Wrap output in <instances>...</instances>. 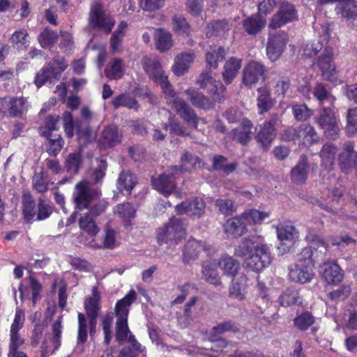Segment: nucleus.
<instances>
[{
  "label": "nucleus",
  "mask_w": 357,
  "mask_h": 357,
  "mask_svg": "<svg viewBox=\"0 0 357 357\" xmlns=\"http://www.w3.org/2000/svg\"><path fill=\"white\" fill-rule=\"evenodd\" d=\"M240 331L238 324L231 320H227L213 326L211 330V333L213 335H221L227 332L237 333Z\"/></svg>",
  "instance_id": "47"
},
{
  "label": "nucleus",
  "mask_w": 357,
  "mask_h": 357,
  "mask_svg": "<svg viewBox=\"0 0 357 357\" xmlns=\"http://www.w3.org/2000/svg\"><path fill=\"white\" fill-rule=\"evenodd\" d=\"M227 158L222 155H215L213 158L212 167L214 170L222 171L228 174L236 169V165L234 163L227 164Z\"/></svg>",
  "instance_id": "52"
},
{
  "label": "nucleus",
  "mask_w": 357,
  "mask_h": 357,
  "mask_svg": "<svg viewBox=\"0 0 357 357\" xmlns=\"http://www.w3.org/2000/svg\"><path fill=\"white\" fill-rule=\"evenodd\" d=\"M79 225L82 230L86 232L91 236H96L99 231V227L95 218L86 213L79 219Z\"/></svg>",
  "instance_id": "46"
},
{
  "label": "nucleus",
  "mask_w": 357,
  "mask_h": 357,
  "mask_svg": "<svg viewBox=\"0 0 357 357\" xmlns=\"http://www.w3.org/2000/svg\"><path fill=\"white\" fill-rule=\"evenodd\" d=\"M320 273L324 280L331 284H337L342 279L344 274L339 265L335 262H324L320 267Z\"/></svg>",
  "instance_id": "22"
},
{
  "label": "nucleus",
  "mask_w": 357,
  "mask_h": 357,
  "mask_svg": "<svg viewBox=\"0 0 357 357\" xmlns=\"http://www.w3.org/2000/svg\"><path fill=\"white\" fill-rule=\"evenodd\" d=\"M345 188L341 185H338V186L334 187L331 191V195L329 196V197L331 199V202L329 203L318 202V206L328 212L332 213L333 214L337 213L338 209L335 206V205H337L339 203V201L340 198L342 197Z\"/></svg>",
  "instance_id": "33"
},
{
  "label": "nucleus",
  "mask_w": 357,
  "mask_h": 357,
  "mask_svg": "<svg viewBox=\"0 0 357 357\" xmlns=\"http://www.w3.org/2000/svg\"><path fill=\"white\" fill-rule=\"evenodd\" d=\"M194 54L192 52L181 53L177 56L172 66V71L177 76H181L185 73L190 63L194 60Z\"/></svg>",
  "instance_id": "36"
},
{
  "label": "nucleus",
  "mask_w": 357,
  "mask_h": 357,
  "mask_svg": "<svg viewBox=\"0 0 357 357\" xmlns=\"http://www.w3.org/2000/svg\"><path fill=\"white\" fill-rule=\"evenodd\" d=\"M184 93L188 100L196 108L208 111L214 109L215 103L209 97L206 96L196 88L185 90Z\"/></svg>",
  "instance_id": "19"
},
{
  "label": "nucleus",
  "mask_w": 357,
  "mask_h": 357,
  "mask_svg": "<svg viewBox=\"0 0 357 357\" xmlns=\"http://www.w3.org/2000/svg\"><path fill=\"white\" fill-rule=\"evenodd\" d=\"M220 266L224 271L225 273L234 277L239 268L240 265L238 261L231 257H227L223 259L219 262Z\"/></svg>",
  "instance_id": "63"
},
{
  "label": "nucleus",
  "mask_w": 357,
  "mask_h": 357,
  "mask_svg": "<svg viewBox=\"0 0 357 357\" xmlns=\"http://www.w3.org/2000/svg\"><path fill=\"white\" fill-rule=\"evenodd\" d=\"M163 93L168 97L172 98L171 101L172 107L175 112L188 124H191L195 129H198V125L200 121L205 123L203 118L198 116L195 109L188 105L183 99L175 97V93L172 86L169 82L167 78L158 83Z\"/></svg>",
  "instance_id": "1"
},
{
  "label": "nucleus",
  "mask_w": 357,
  "mask_h": 357,
  "mask_svg": "<svg viewBox=\"0 0 357 357\" xmlns=\"http://www.w3.org/2000/svg\"><path fill=\"white\" fill-rule=\"evenodd\" d=\"M205 202L197 197L182 202L176 206L178 214H186L194 218H199L205 213Z\"/></svg>",
  "instance_id": "17"
},
{
  "label": "nucleus",
  "mask_w": 357,
  "mask_h": 357,
  "mask_svg": "<svg viewBox=\"0 0 357 357\" xmlns=\"http://www.w3.org/2000/svg\"><path fill=\"white\" fill-rule=\"evenodd\" d=\"M202 278L208 283L215 286H220L222 282L216 270V264L206 261L202 264Z\"/></svg>",
  "instance_id": "38"
},
{
  "label": "nucleus",
  "mask_w": 357,
  "mask_h": 357,
  "mask_svg": "<svg viewBox=\"0 0 357 357\" xmlns=\"http://www.w3.org/2000/svg\"><path fill=\"white\" fill-rule=\"evenodd\" d=\"M266 67L256 61H249L242 72V82L248 88H252L261 79H266Z\"/></svg>",
  "instance_id": "10"
},
{
  "label": "nucleus",
  "mask_w": 357,
  "mask_h": 357,
  "mask_svg": "<svg viewBox=\"0 0 357 357\" xmlns=\"http://www.w3.org/2000/svg\"><path fill=\"white\" fill-rule=\"evenodd\" d=\"M100 296L96 287L92 288L91 296L87 297L84 301L86 314L89 319V333L93 335L96 331L97 319L100 311Z\"/></svg>",
  "instance_id": "11"
},
{
  "label": "nucleus",
  "mask_w": 357,
  "mask_h": 357,
  "mask_svg": "<svg viewBox=\"0 0 357 357\" xmlns=\"http://www.w3.org/2000/svg\"><path fill=\"white\" fill-rule=\"evenodd\" d=\"M277 233L280 241L279 252L282 254L290 252L298 239V231L296 227L293 225L282 226L278 228Z\"/></svg>",
  "instance_id": "14"
},
{
  "label": "nucleus",
  "mask_w": 357,
  "mask_h": 357,
  "mask_svg": "<svg viewBox=\"0 0 357 357\" xmlns=\"http://www.w3.org/2000/svg\"><path fill=\"white\" fill-rule=\"evenodd\" d=\"M258 96L257 105L260 114L268 112L272 108L274 102L271 96L270 91L266 87H260L257 89Z\"/></svg>",
  "instance_id": "42"
},
{
  "label": "nucleus",
  "mask_w": 357,
  "mask_h": 357,
  "mask_svg": "<svg viewBox=\"0 0 357 357\" xmlns=\"http://www.w3.org/2000/svg\"><path fill=\"white\" fill-rule=\"evenodd\" d=\"M231 29V24L227 20H213L208 23L206 27V36L208 38L213 37H225Z\"/></svg>",
  "instance_id": "25"
},
{
  "label": "nucleus",
  "mask_w": 357,
  "mask_h": 357,
  "mask_svg": "<svg viewBox=\"0 0 357 357\" xmlns=\"http://www.w3.org/2000/svg\"><path fill=\"white\" fill-rule=\"evenodd\" d=\"M273 260L269 247L261 244L256 247L255 253L245 261V266L255 272H259L268 266Z\"/></svg>",
  "instance_id": "8"
},
{
  "label": "nucleus",
  "mask_w": 357,
  "mask_h": 357,
  "mask_svg": "<svg viewBox=\"0 0 357 357\" xmlns=\"http://www.w3.org/2000/svg\"><path fill=\"white\" fill-rule=\"evenodd\" d=\"M294 323L299 330L305 331L314 323V317L309 312H305L297 316Z\"/></svg>",
  "instance_id": "61"
},
{
  "label": "nucleus",
  "mask_w": 357,
  "mask_h": 357,
  "mask_svg": "<svg viewBox=\"0 0 357 357\" xmlns=\"http://www.w3.org/2000/svg\"><path fill=\"white\" fill-rule=\"evenodd\" d=\"M308 172L309 164L307 157L306 155L303 154L301 155L296 165L291 171V180L296 184H303L307 178Z\"/></svg>",
  "instance_id": "24"
},
{
  "label": "nucleus",
  "mask_w": 357,
  "mask_h": 357,
  "mask_svg": "<svg viewBox=\"0 0 357 357\" xmlns=\"http://www.w3.org/2000/svg\"><path fill=\"white\" fill-rule=\"evenodd\" d=\"M89 20L92 27L100 29L107 33L112 31L115 23L99 2H95L91 6Z\"/></svg>",
  "instance_id": "7"
},
{
  "label": "nucleus",
  "mask_w": 357,
  "mask_h": 357,
  "mask_svg": "<svg viewBox=\"0 0 357 357\" xmlns=\"http://www.w3.org/2000/svg\"><path fill=\"white\" fill-rule=\"evenodd\" d=\"M314 275L313 267L301 264H294L289 268V278L291 281L305 284L312 280Z\"/></svg>",
  "instance_id": "21"
},
{
  "label": "nucleus",
  "mask_w": 357,
  "mask_h": 357,
  "mask_svg": "<svg viewBox=\"0 0 357 357\" xmlns=\"http://www.w3.org/2000/svg\"><path fill=\"white\" fill-rule=\"evenodd\" d=\"M60 116L56 114H50L46 117L44 126L40 128V135L43 137H51L53 131L59 129Z\"/></svg>",
  "instance_id": "48"
},
{
  "label": "nucleus",
  "mask_w": 357,
  "mask_h": 357,
  "mask_svg": "<svg viewBox=\"0 0 357 357\" xmlns=\"http://www.w3.org/2000/svg\"><path fill=\"white\" fill-rule=\"evenodd\" d=\"M47 139V152L49 155L56 156L61 151L64 142L60 135L45 137Z\"/></svg>",
  "instance_id": "49"
},
{
  "label": "nucleus",
  "mask_w": 357,
  "mask_h": 357,
  "mask_svg": "<svg viewBox=\"0 0 357 357\" xmlns=\"http://www.w3.org/2000/svg\"><path fill=\"white\" fill-rule=\"evenodd\" d=\"M313 93L317 99L321 104L328 102L330 105H333L335 101V98L331 93L326 89L322 84H317L314 87Z\"/></svg>",
  "instance_id": "59"
},
{
  "label": "nucleus",
  "mask_w": 357,
  "mask_h": 357,
  "mask_svg": "<svg viewBox=\"0 0 357 357\" xmlns=\"http://www.w3.org/2000/svg\"><path fill=\"white\" fill-rule=\"evenodd\" d=\"M25 104L22 97H6L0 100V111L11 116H20L26 110Z\"/></svg>",
  "instance_id": "18"
},
{
  "label": "nucleus",
  "mask_w": 357,
  "mask_h": 357,
  "mask_svg": "<svg viewBox=\"0 0 357 357\" xmlns=\"http://www.w3.org/2000/svg\"><path fill=\"white\" fill-rule=\"evenodd\" d=\"M142 66L144 70L149 74V77L155 82L159 83L162 82V80L167 78V76L164 75L161 64L156 58H144L142 60Z\"/></svg>",
  "instance_id": "23"
},
{
  "label": "nucleus",
  "mask_w": 357,
  "mask_h": 357,
  "mask_svg": "<svg viewBox=\"0 0 357 357\" xmlns=\"http://www.w3.org/2000/svg\"><path fill=\"white\" fill-rule=\"evenodd\" d=\"M242 216L247 225L260 224L268 216V213L255 209H250L245 211L242 214Z\"/></svg>",
  "instance_id": "58"
},
{
  "label": "nucleus",
  "mask_w": 357,
  "mask_h": 357,
  "mask_svg": "<svg viewBox=\"0 0 357 357\" xmlns=\"http://www.w3.org/2000/svg\"><path fill=\"white\" fill-rule=\"evenodd\" d=\"M201 243L196 240H190L185 245L183 252V261L185 264L195 260L201 250Z\"/></svg>",
  "instance_id": "45"
},
{
  "label": "nucleus",
  "mask_w": 357,
  "mask_h": 357,
  "mask_svg": "<svg viewBox=\"0 0 357 357\" xmlns=\"http://www.w3.org/2000/svg\"><path fill=\"white\" fill-rule=\"evenodd\" d=\"M329 33L327 27L323 28V34L321 36L322 41H325V47L320 55L317 57L316 64L321 72L324 79L333 82L335 79L336 66L334 62L335 52L333 47L328 45Z\"/></svg>",
  "instance_id": "3"
},
{
  "label": "nucleus",
  "mask_w": 357,
  "mask_h": 357,
  "mask_svg": "<svg viewBox=\"0 0 357 357\" xmlns=\"http://www.w3.org/2000/svg\"><path fill=\"white\" fill-rule=\"evenodd\" d=\"M266 20L260 15H254L243 21V27L248 35L255 36L266 26Z\"/></svg>",
  "instance_id": "34"
},
{
  "label": "nucleus",
  "mask_w": 357,
  "mask_h": 357,
  "mask_svg": "<svg viewBox=\"0 0 357 357\" xmlns=\"http://www.w3.org/2000/svg\"><path fill=\"white\" fill-rule=\"evenodd\" d=\"M288 40V34L283 31L269 33L266 44V54L271 61H275L281 56Z\"/></svg>",
  "instance_id": "9"
},
{
  "label": "nucleus",
  "mask_w": 357,
  "mask_h": 357,
  "mask_svg": "<svg viewBox=\"0 0 357 357\" xmlns=\"http://www.w3.org/2000/svg\"><path fill=\"white\" fill-rule=\"evenodd\" d=\"M112 105L114 109L125 107L128 109L137 110L139 107L135 98L130 93H121L114 97L112 100Z\"/></svg>",
  "instance_id": "43"
},
{
  "label": "nucleus",
  "mask_w": 357,
  "mask_h": 357,
  "mask_svg": "<svg viewBox=\"0 0 357 357\" xmlns=\"http://www.w3.org/2000/svg\"><path fill=\"white\" fill-rule=\"evenodd\" d=\"M137 294L130 290L123 298L118 301L116 304L114 312L117 317L116 326V338L119 342H124L132 334L128 326V316L129 307L135 302Z\"/></svg>",
  "instance_id": "2"
},
{
  "label": "nucleus",
  "mask_w": 357,
  "mask_h": 357,
  "mask_svg": "<svg viewBox=\"0 0 357 357\" xmlns=\"http://www.w3.org/2000/svg\"><path fill=\"white\" fill-rule=\"evenodd\" d=\"M315 122L324 131L326 138L335 140L338 138L340 127L335 114L330 107L323 106L315 117Z\"/></svg>",
  "instance_id": "6"
},
{
  "label": "nucleus",
  "mask_w": 357,
  "mask_h": 357,
  "mask_svg": "<svg viewBox=\"0 0 357 357\" xmlns=\"http://www.w3.org/2000/svg\"><path fill=\"white\" fill-rule=\"evenodd\" d=\"M226 54L227 51L223 47L210 46L205 55L207 66L211 69H216L218 63L225 59Z\"/></svg>",
  "instance_id": "31"
},
{
  "label": "nucleus",
  "mask_w": 357,
  "mask_h": 357,
  "mask_svg": "<svg viewBox=\"0 0 357 357\" xmlns=\"http://www.w3.org/2000/svg\"><path fill=\"white\" fill-rule=\"evenodd\" d=\"M199 162V158L188 151H184L181 157V165L169 167V170L175 171L176 174H181L183 172H190L195 166Z\"/></svg>",
  "instance_id": "35"
},
{
  "label": "nucleus",
  "mask_w": 357,
  "mask_h": 357,
  "mask_svg": "<svg viewBox=\"0 0 357 357\" xmlns=\"http://www.w3.org/2000/svg\"><path fill=\"white\" fill-rule=\"evenodd\" d=\"M58 34L54 31L45 28L38 36V42L43 48L51 47L56 43Z\"/></svg>",
  "instance_id": "54"
},
{
  "label": "nucleus",
  "mask_w": 357,
  "mask_h": 357,
  "mask_svg": "<svg viewBox=\"0 0 357 357\" xmlns=\"http://www.w3.org/2000/svg\"><path fill=\"white\" fill-rule=\"evenodd\" d=\"M275 136V128H272L268 123H264L256 135L255 139L264 151H267L270 148Z\"/></svg>",
  "instance_id": "29"
},
{
  "label": "nucleus",
  "mask_w": 357,
  "mask_h": 357,
  "mask_svg": "<svg viewBox=\"0 0 357 357\" xmlns=\"http://www.w3.org/2000/svg\"><path fill=\"white\" fill-rule=\"evenodd\" d=\"M177 174L175 171L169 170V167L166 172L152 178L153 187L164 196H169L176 188L175 179Z\"/></svg>",
  "instance_id": "16"
},
{
  "label": "nucleus",
  "mask_w": 357,
  "mask_h": 357,
  "mask_svg": "<svg viewBox=\"0 0 357 357\" xmlns=\"http://www.w3.org/2000/svg\"><path fill=\"white\" fill-rule=\"evenodd\" d=\"M248 278L245 274H240L234 278L229 287V296L238 301L245 298Z\"/></svg>",
  "instance_id": "30"
},
{
  "label": "nucleus",
  "mask_w": 357,
  "mask_h": 357,
  "mask_svg": "<svg viewBox=\"0 0 357 357\" xmlns=\"http://www.w3.org/2000/svg\"><path fill=\"white\" fill-rule=\"evenodd\" d=\"M225 231L228 235L238 238L247 231V224L241 216H236L228 220L224 225Z\"/></svg>",
  "instance_id": "27"
},
{
  "label": "nucleus",
  "mask_w": 357,
  "mask_h": 357,
  "mask_svg": "<svg viewBox=\"0 0 357 357\" xmlns=\"http://www.w3.org/2000/svg\"><path fill=\"white\" fill-rule=\"evenodd\" d=\"M298 141L303 144L311 145L317 142L319 137L314 128L310 124H303L298 126Z\"/></svg>",
  "instance_id": "40"
},
{
  "label": "nucleus",
  "mask_w": 357,
  "mask_h": 357,
  "mask_svg": "<svg viewBox=\"0 0 357 357\" xmlns=\"http://www.w3.org/2000/svg\"><path fill=\"white\" fill-rule=\"evenodd\" d=\"M173 29L179 35H189L190 33V25L187 20L181 15H175L172 18Z\"/></svg>",
  "instance_id": "57"
},
{
  "label": "nucleus",
  "mask_w": 357,
  "mask_h": 357,
  "mask_svg": "<svg viewBox=\"0 0 357 357\" xmlns=\"http://www.w3.org/2000/svg\"><path fill=\"white\" fill-rule=\"evenodd\" d=\"M121 137L115 126L106 127L101 133L100 144L104 148L113 147L120 143Z\"/></svg>",
  "instance_id": "32"
},
{
  "label": "nucleus",
  "mask_w": 357,
  "mask_h": 357,
  "mask_svg": "<svg viewBox=\"0 0 357 357\" xmlns=\"http://www.w3.org/2000/svg\"><path fill=\"white\" fill-rule=\"evenodd\" d=\"M154 40L156 48L160 52L169 50L173 45V40L171 33L164 29H158L154 33Z\"/></svg>",
  "instance_id": "37"
},
{
  "label": "nucleus",
  "mask_w": 357,
  "mask_h": 357,
  "mask_svg": "<svg viewBox=\"0 0 357 357\" xmlns=\"http://www.w3.org/2000/svg\"><path fill=\"white\" fill-rule=\"evenodd\" d=\"M135 208L129 202L118 204L114 208V213L124 220H130L135 215Z\"/></svg>",
  "instance_id": "62"
},
{
  "label": "nucleus",
  "mask_w": 357,
  "mask_h": 357,
  "mask_svg": "<svg viewBox=\"0 0 357 357\" xmlns=\"http://www.w3.org/2000/svg\"><path fill=\"white\" fill-rule=\"evenodd\" d=\"M296 17V11L294 5L284 2L280 5L279 10L273 16L268 27L272 29L280 28L295 20Z\"/></svg>",
  "instance_id": "15"
},
{
  "label": "nucleus",
  "mask_w": 357,
  "mask_h": 357,
  "mask_svg": "<svg viewBox=\"0 0 357 357\" xmlns=\"http://www.w3.org/2000/svg\"><path fill=\"white\" fill-rule=\"evenodd\" d=\"M137 183V178L134 174L129 170H123L117 179V189L121 192L125 190L130 193Z\"/></svg>",
  "instance_id": "39"
},
{
  "label": "nucleus",
  "mask_w": 357,
  "mask_h": 357,
  "mask_svg": "<svg viewBox=\"0 0 357 357\" xmlns=\"http://www.w3.org/2000/svg\"><path fill=\"white\" fill-rule=\"evenodd\" d=\"M22 202L24 218L26 220L30 221L36 214V203L30 192H24Z\"/></svg>",
  "instance_id": "44"
},
{
  "label": "nucleus",
  "mask_w": 357,
  "mask_h": 357,
  "mask_svg": "<svg viewBox=\"0 0 357 357\" xmlns=\"http://www.w3.org/2000/svg\"><path fill=\"white\" fill-rule=\"evenodd\" d=\"M257 245H255V242L253 239L245 237L242 238L239 245L235 248L234 254L237 257H244L250 254L253 250H255Z\"/></svg>",
  "instance_id": "55"
},
{
  "label": "nucleus",
  "mask_w": 357,
  "mask_h": 357,
  "mask_svg": "<svg viewBox=\"0 0 357 357\" xmlns=\"http://www.w3.org/2000/svg\"><path fill=\"white\" fill-rule=\"evenodd\" d=\"M357 158V151L354 149V142L347 141L342 145V151L338 155V165L342 172L349 174L355 167Z\"/></svg>",
  "instance_id": "13"
},
{
  "label": "nucleus",
  "mask_w": 357,
  "mask_h": 357,
  "mask_svg": "<svg viewBox=\"0 0 357 357\" xmlns=\"http://www.w3.org/2000/svg\"><path fill=\"white\" fill-rule=\"evenodd\" d=\"M75 128L77 139L80 146H85L92 141V132L88 126H82L80 123L76 122Z\"/></svg>",
  "instance_id": "56"
},
{
  "label": "nucleus",
  "mask_w": 357,
  "mask_h": 357,
  "mask_svg": "<svg viewBox=\"0 0 357 357\" xmlns=\"http://www.w3.org/2000/svg\"><path fill=\"white\" fill-rule=\"evenodd\" d=\"M242 66V59L230 57L226 61L222 73V79L227 84H231L236 77Z\"/></svg>",
  "instance_id": "28"
},
{
  "label": "nucleus",
  "mask_w": 357,
  "mask_h": 357,
  "mask_svg": "<svg viewBox=\"0 0 357 357\" xmlns=\"http://www.w3.org/2000/svg\"><path fill=\"white\" fill-rule=\"evenodd\" d=\"M66 67L67 64L63 59H54L46 66L52 79L56 80L60 78L61 73L66 70Z\"/></svg>",
  "instance_id": "50"
},
{
  "label": "nucleus",
  "mask_w": 357,
  "mask_h": 357,
  "mask_svg": "<svg viewBox=\"0 0 357 357\" xmlns=\"http://www.w3.org/2000/svg\"><path fill=\"white\" fill-rule=\"evenodd\" d=\"M82 165V158L79 152L70 153L66 160L65 168L70 174H77Z\"/></svg>",
  "instance_id": "51"
},
{
  "label": "nucleus",
  "mask_w": 357,
  "mask_h": 357,
  "mask_svg": "<svg viewBox=\"0 0 357 357\" xmlns=\"http://www.w3.org/2000/svg\"><path fill=\"white\" fill-rule=\"evenodd\" d=\"M325 44L321 40L308 42L303 45L301 51L307 58H312L324 49Z\"/></svg>",
  "instance_id": "53"
},
{
  "label": "nucleus",
  "mask_w": 357,
  "mask_h": 357,
  "mask_svg": "<svg viewBox=\"0 0 357 357\" xmlns=\"http://www.w3.org/2000/svg\"><path fill=\"white\" fill-rule=\"evenodd\" d=\"M101 194V190L89 181L82 180L78 182L73 193L75 208L79 211L89 208L92 202L99 199Z\"/></svg>",
  "instance_id": "5"
},
{
  "label": "nucleus",
  "mask_w": 357,
  "mask_h": 357,
  "mask_svg": "<svg viewBox=\"0 0 357 357\" xmlns=\"http://www.w3.org/2000/svg\"><path fill=\"white\" fill-rule=\"evenodd\" d=\"M253 123L248 119H243L239 126L231 130L230 135L232 140L241 144L247 145L252 139Z\"/></svg>",
  "instance_id": "20"
},
{
  "label": "nucleus",
  "mask_w": 357,
  "mask_h": 357,
  "mask_svg": "<svg viewBox=\"0 0 357 357\" xmlns=\"http://www.w3.org/2000/svg\"><path fill=\"white\" fill-rule=\"evenodd\" d=\"M337 152V146L332 143H326L323 146L320 156L323 165H324L328 170L333 169Z\"/></svg>",
  "instance_id": "41"
},
{
  "label": "nucleus",
  "mask_w": 357,
  "mask_h": 357,
  "mask_svg": "<svg viewBox=\"0 0 357 357\" xmlns=\"http://www.w3.org/2000/svg\"><path fill=\"white\" fill-rule=\"evenodd\" d=\"M338 13L349 25L357 27V6L354 0L341 1L337 5Z\"/></svg>",
  "instance_id": "26"
},
{
  "label": "nucleus",
  "mask_w": 357,
  "mask_h": 357,
  "mask_svg": "<svg viewBox=\"0 0 357 357\" xmlns=\"http://www.w3.org/2000/svg\"><path fill=\"white\" fill-rule=\"evenodd\" d=\"M201 87L206 89L207 92L212 96V100L221 102L225 100V86L221 82L214 79L208 73H202L197 80Z\"/></svg>",
  "instance_id": "12"
},
{
  "label": "nucleus",
  "mask_w": 357,
  "mask_h": 357,
  "mask_svg": "<svg viewBox=\"0 0 357 357\" xmlns=\"http://www.w3.org/2000/svg\"><path fill=\"white\" fill-rule=\"evenodd\" d=\"M279 302L282 306H289L301 303L302 299L296 291L287 289L280 296Z\"/></svg>",
  "instance_id": "60"
},
{
  "label": "nucleus",
  "mask_w": 357,
  "mask_h": 357,
  "mask_svg": "<svg viewBox=\"0 0 357 357\" xmlns=\"http://www.w3.org/2000/svg\"><path fill=\"white\" fill-rule=\"evenodd\" d=\"M123 61L120 59H114L110 69L106 68L105 73L111 79H118L123 75Z\"/></svg>",
  "instance_id": "64"
},
{
  "label": "nucleus",
  "mask_w": 357,
  "mask_h": 357,
  "mask_svg": "<svg viewBox=\"0 0 357 357\" xmlns=\"http://www.w3.org/2000/svg\"><path fill=\"white\" fill-rule=\"evenodd\" d=\"M186 234L185 227L181 218L172 217L168 222L159 227L156 231L158 243L162 244H177Z\"/></svg>",
  "instance_id": "4"
}]
</instances>
